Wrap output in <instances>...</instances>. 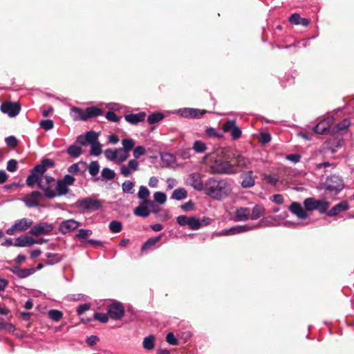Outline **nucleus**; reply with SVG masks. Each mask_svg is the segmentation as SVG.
Masks as SVG:
<instances>
[{"label":"nucleus","mask_w":354,"mask_h":354,"mask_svg":"<svg viewBox=\"0 0 354 354\" xmlns=\"http://www.w3.org/2000/svg\"><path fill=\"white\" fill-rule=\"evenodd\" d=\"M225 149L218 148L207 153L203 161L209 166L210 172L214 174H234L236 170L230 161L224 160Z\"/></svg>","instance_id":"1"},{"label":"nucleus","mask_w":354,"mask_h":354,"mask_svg":"<svg viewBox=\"0 0 354 354\" xmlns=\"http://www.w3.org/2000/svg\"><path fill=\"white\" fill-rule=\"evenodd\" d=\"M232 192V186L227 179L211 177L206 180L205 193L215 200L227 197Z\"/></svg>","instance_id":"2"},{"label":"nucleus","mask_w":354,"mask_h":354,"mask_svg":"<svg viewBox=\"0 0 354 354\" xmlns=\"http://www.w3.org/2000/svg\"><path fill=\"white\" fill-rule=\"evenodd\" d=\"M265 222V219L263 218L260 221V222L257 225H236L228 229H224L220 232H214V234L216 236H229L232 234H237L241 233H244L248 232L254 228L260 227Z\"/></svg>","instance_id":"3"},{"label":"nucleus","mask_w":354,"mask_h":354,"mask_svg":"<svg viewBox=\"0 0 354 354\" xmlns=\"http://www.w3.org/2000/svg\"><path fill=\"white\" fill-rule=\"evenodd\" d=\"M304 206L306 211L317 210L320 214H325L329 207V203L325 199L316 200L310 197L304 201Z\"/></svg>","instance_id":"4"},{"label":"nucleus","mask_w":354,"mask_h":354,"mask_svg":"<svg viewBox=\"0 0 354 354\" xmlns=\"http://www.w3.org/2000/svg\"><path fill=\"white\" fill-rule=\"evenodd\" d=\"M325 185L326 190L335 194L341 192L344 187L343 180L340 176L337 175H332L328 177Z\"/></svg>","instance_id":"5"},{"label":"nucleus","mask_w":354,"mask_h":354,"mask_svg":"<svg viewBox=\"0 0 354 354\" xmlns=\"http://www.w3.org/2000/svg\"><path fill=\"white\" fill-rule=\"evenodd\" d=\"M32 221L28 218L17 220L15 223L6 230V234L13 235L15 232H24L30 227Z\"/></svg>","instance_id":"6"},{"label":"nucleus","mask_w":354,"mask_h":354,"mask_svg":"<svg viewBox=\"0 0 354 354\" xmlns=\"http://www.w3.org/2000/svg\"><path fill=\"white\" fill-rule=\"evenodd\" d=\"M109 317L113 320H120L124 315V308L118 301L112 302L107 308Z\"/></svg>","instance_id":"7"},{"label":"nucleus","mask_w":354,"mask_h":354,"mask_svg":"<svg viewBox=\"0 0 354 354\" xmlns=\"http://www.w3.org/2000/svg\"><path fill=\"white\" fill-rule=\"evenodd\" d=\"M206 111L201 110L194 108H183L176 110L174 113L178 114L179 115L186 118H200L205 113Z\"/></svg>","instance_id":"8"},{"label":"nucleus","mask_w":354,"mask_h":354,"mask_svg":"<svg viewBox=\"0 0 354 354\" xmlns=\"http://www.w3.org/2000/svg\"><path fill=\"white\" fill-rule=\"evenodd\" d=\"M69 192L68 186L61 180H58L56 183L55 189L47 190L46 198L52 199L56 196L66 195Z\"/></svg>","instance_id":"9"},{"label":"nucleus","mask_w":354,"mask_h":354,"mask_svg":"<svg viewBox=\"0 0 354 354\" xmlns=\"http://www.w3.org/2000/svg\"><path fill=\"white\" fill-rule=\"evenodd\" d=\"M225 133H230L233 140L239 139L242 134L241 129L236 125L235 120H228L223 125Z\"/></svg>","instance_id":"10"},{"label":"nucleus","mask_w":354,"mask_h":354,"mask_svg":"<svg viewBox=\"0 0 354 354\" xmlns=\"http://www.w3.org/2000/svg\"><path fill=\"white\" fill-rule=\"evenodd\" d=\"M188 183L195 189L199 192L203 191L205 192L206 182L203 183L202 180V175L198 172L192 173L189 174L187 179Z\"/></svg>","instance_id":"11"},{"label":"nucleus","mask_w":354,"mask_h":354,"mask_svg":"<svg viewBox=\"0 0 354 354\" xmlns=\"http://www.w3.org/2000/svg\"><path fill=\"white\" fill-rule=\"evenodd\" d=\"M135 140L132 138H124L122 140V147L120 154V162H124L129 157V152L134 149Z\"/></svg>","instance_id":"12"},{"label":"nucleus","mask_w":354,"mask_h":354,"mask_svg":"<svg viewBox=\"0 0 354 354\" xmlns=\"http://www.w3.org/2000/svg\"><path fill=\"white\" fill-rule=\"evenodd\" d=\"M53 228V224L47 222H41L34 225L29 231V233L35 236H39L50 232Z\"/></svg>","instance_id":"13"},{"label":"nucleus","mask_w":354,"mask_h":354,"mask_svg":"<svg viewBox=\"0 0 354 354\" xmlns=\"http://www.w3.org/2000/svg\"><path fill=\"white\" fill-rule=\"evenodd\" d=\"M20 105L17 102H7L1 105V111L9 117H15L19 113Z\"/></svg>","instance_id":"14"},{"label":"nucleus","mask_w":354,"mask_h":354,"mask_svg":"<svg viewBox=\"0 0 354 354\" xmlns=\"http://www.w3.org/2000/svg\"><path fill=\"white\" fill-rule=\"evenodd\" d=\"M79 225L80 223L74 219L64 220L61 222L59 230L62 234H66L76 230Z\"/></svg>","instance_id":"15"},{"label":"nucleus","mask_w":354,"mask_h":354,"mask_svg":"<svg viewBox=\"0 0 354 354\" xmlns=\"http://www.w3.org/2000/svg\"><path fill=\"white\" fill-rule=\"evenodd\" d=\"M80 207L83 209L97 210L101 207L99 201L91 197H87L79 201Z\"/></svg>","instance_id":"16"},{"label":"nucleus","mask_w":354,"mask_h":354,"mask_svg":"<svg viewBox=\"0 0 354 354\" xmlns=\"http://www.w3.org/2000/svg\"><path fill=\"white\" fill-rule=\"evenodd\" d=\"M139 169V162L137 160L131 159L129 160L127 165H122L120 167V174L124 177H129L133 172L138 171Z\"/></svg>","instance_id":"17"},{"label":"nucleus","mask_w":354,"mask_h":354,"mask_svg":"<svg viewBox=\"0 0 354 354\" xmlns=\"http://www.w3.org/2000/svg\"><path fill=\"white\" fill-rule=\"evenodd\" d=\"M55 183V178L50 176H42L39 182V187L44 191V196L46 198L47 190H53V186Z\"/></svg>","instance_id":"18"},{"label":"nucleus","mask_w":354,"mask_h":354,"mask_svg":"<svg viewBox=\"0 0 354 354\" xmlns=\"http://www.w3.org/2000/svg\"><path fill=\"white\" fill-rule=\"evenodd\" d=\"M41 197V193L38 191H33L24 199V202L28 207H37L39 205V202Z\"/></svg>","instance_id":"19"},{"label":"nucleus","mask_w":354,"mask_h":354,"mask_svg":"<svg viewBox=\"0 0 354 354\" xmlns=\"http://www.w3.org/2000/svg\"><path fill=\"white\" fill-rule=\"evenodd\" d=\"M242 181L241 185L244 189L251 188L255 185V176L252 171H248L241 174Z\"/></svg>","instance_id":"20"},{"label":"nucleus","mask_w":354,"mask_h":354,"mask_svg":"<svg viewBox=\"0 0 354 354\" xmlns=\"http://www.w3.org/2000/svg\"><path fill=\"white\" fill-rule=\"evenodd\" d=\"M54 162L48 158L44 159L40 164L37 165L32 170L35 174L39 176H42L43 174L46 172L48 168L54 167Z\"/></svg>","instance_id":"21"},{"label":"nucleus","mask_w":354,"mask_h":354,"mask_svg":"<svg viewBox=\"0 0 354 354\" xmlns=\"http://www.w3.org/2000/svg\"><path fill=\"white\" fill-rule=\"evenodd\" d=\"M289 209L299 219H305L308 216L306 210H304L299 203L292 202L289 207Z\"/></svg>","instance_id":"22"},{"label":"nucleus","mask_w":354,"mask_h":354,"mask_svg":"<svg viewBox=\"0 0 354 354\" xmlns=\"http://www.w3.org/2000/svg\"><path fill=\"white\" fill-rule=\"evenodd\" d=\"M87 169V164L84 161H80L77 163H74L71 165L68 169V171L72 175H77L80 174V175H83Z\"/></svg>","instance_id":"23"},{"label":"nucleus","mask_w":354,"mask_h":354,"mask_svg":"<svg viewBox=\"0 0 354 354\" xmlns=\"http://www.w3.org/2000/svg\"><path fill=\"white\" fill-rule=\"evenodd\" d=\"M288 21L292 25L298 26L300 25L304 27H307L310 24V20L307 18L301 17L299 13H293L292 14L289 19Z\"/></svg>","instance_id":"24"},{"label":"nucleus","mask_w":354,"mask_h":354,"mask_svg":"<svg viewBox=\"0 0 354 354\" xmlns=\"http://www.w3.org/2000/svg\"><path fill=\"white\" fill-rule=\"evenodd\" d=\"M37 243L35 239L31 236H22L16 239L14 245L16 247H30Z\"/></svg>","instance_id":"25"},{"label":"nucleus","mask_w":354,"mask_h":354,"mask_svg":"<svg viewBox=\"0 0 354 354\" xmlns=\"http://www.w3.org/2000/svg\"><path fill=\"white\" fill-rule=\"evenodd\" d=\"M330 129V120H324L315 126L313 131L317 134H327Z\"/></svg>","instance_id":"26"},{"label":"nucleus","mask_w":354,"mask_h":354,"mask_svg":"<svg viewBox=\"0 0 354 354\" xmlns=\"http://www.w3.org/2000/svg\"><path fill=\"white\" fill-rule=\"evenodd\" d=\"M349 209L348 203L346 201H342L333 207L328 212L327 214L329 216H335L339 212L346 211Z\"/></svg>","instance_id":"27"},{"label":"nucleus","mask_w":354,"mask_h":354,"mask_svg":"<svg viewBox=\"0 0 354 354\" xmlns=\"http://www.w3.org/2000/svg\"><path fill=\"white\" fill-rule=\"evenodd\" d=\"M146 113L145 112H140L138 113H130L124 115V119L127 122L131 124H137L145 120Z\"/></svg>","instance_id":"28"},{"label":"nucleus","mask_w":354,"mask_h":354,"mask_svg":"<svg viewBox=\"0 0 354 354\" xmlns=\"http://www.w3.org/2000/svg\"><path fill=\"white\" fill-rule=\"evenodd\" d=\"M250 216V209L248 207H239L234 213V218L236 221H246Z\"/></svg>","instance_id":"29"},{"label":"nucleus","mask_w":354,"mask_h":354,"mask_svg":"<svg viewBox=\"0 0 354 354\" xmlns=\"http://www.w3.org/2000/svg\"><path fill=\"white\" fill-rule=\"evenodd\" d=\"M162 236V234H159L158 236L148 239L147 240V241L142 246V248H141L142 252H143L145 250H153L155 248V245H156V243H158L160 241Z\"/></svg>","instance_id":"30"},{"label":"nucleus","mask_w":354,"mask_h":354,"mask_svg":"<svg viewBox=\"0 0 354 354\" xmlns=\"http://www.w3.org/2000/svg\"><path fill=\"white\" fill-rule=\"evenodd\" d=\"M120 154H121L120 149H108L104 151V156L106 158L111 161H117L121 162L120 160Z\"/></svg>","instance_id":"31"},{"label":"nucleus","mask_w":354,"mask_h":354,"mask_svg":"<svg viewBox=\"0 0 354 354\" xmlns=\"http://www.w3.org/2000/svg\"><path fill=\"white\" fill-rule=\"evenodd\" d=\"M71 116L75 121L82 120L86 121L85 109H82L78 107H73L71 109Z\"/></svg>","instance_id":"32"},{"label":"nucleus","mask_w":354,"mask_h":354,"mask_svg":"<svg viewBox=\"0 0 354 354\" xmlns=\"http://www.w3.org/2000/svg\"><path fill=\"white\" fill-rule=\"evenodd\" d=\"M45 256L49 259L45 261L48 266L55 265L63 259V256L57 253L46 252Z\"/></svg>","instance_id":"33"},{"label":"nucleus","mask_w":354,"mask_h":354,"mask_svg":"<svg viewBox=\"0 0 354 354\" xmlns=\"http://www.w3.org/2000/svg\"><path fill=\"white\" fill-rule=\"evenodd\" d=\"M102 110L96 106H90L85 109L86 120L93 117L102 115Z\"/></svg>","instance_id":"34"},{"label":"nucleus","mask_w":354,"mask_h":354,"mask_svg":"<svg viewBox=\"0 0 354 354\" xmlns=\"http://www.w3.org/2000/svg\"><path fill=\"white\" fill-rule=\"evenodd\" d=\"M250 164V162L248 158L239 155L235 158V163L233 165L235 168L236 166L242 169H247L249 167Z\"/></svg>","instance_id":"35"},{"label":"nucleus","mask_w":354,"mask_h":354,"mask_svg":"<svg viewBox=\"0 0 354 354\" xmlns=\"http://www.w3.org/2000/svg\"><path fill=\"white\" fill-rule=\"evenodd\" d=\"M133 213L135 215L142 217L147 218L150 214V211L148 209L147 206L143 204H140L136 208L134 209Z\"/></svg>","instance_id":"36"},{"label":"nucleus","mask_w":354,"mask_h":354,"mask_svg":"<svg viewBox=\"0 0 354 354\" xmlns=\"http://www.w3.org/2000/svg\"><path fill=\"white\" fill-rule=\"evenodd\" d=\"M187 197V190L183 187H180L178 189H176L171 195V198L176 200V201H180L183 199H185Z\"/></svg>","instance_id":"37"},{"label":"nucleus","mask_w":354,"mask_h":354,"mask_svg":"<svg viewBox=\"0 0 354 354\" xmlns=\"http://www.w3.org/2000/svg\"><path fill=\"white\" fill-rule=\"evenodd\" d=\"M143 348L147 351H151L155 346V337L149 335L144 338L142 342Z\"/></svg>","instance_id":"38"},{"label":"nucleus","mask_w":354,"mask_h":354,"mask_svg":"<svg viewBox=\"0 0 354 354\" xmlns=\"http://www.w3.org/2000/svg\"><path fill=\"white\" fill-rule=\"evenodd\" d=\"M66 151L67 153L73 158H78L82 153L81 147L76 145H70Z\"/></svg>","instance_id":"39"},{"label":"nucleus","mask_w":354,"mask_h":354,"mask_svg":"<svg viewBox=\"0 0 354 354\" xmlns=\"http://www.w3.org/2000/svg\"><path fill=\"white\" fill-rule=\"evenodd\" d=\"M265 213V208L260 205H256L252 211L250 218L252 220H257L260 218Z\"/></svg>","instance_id":"40"},{"label":"nucleus","mask_w":354,"mask_h":354,"mask_svg":"<svg viewBox=\"0 0 354 354\" xmlns=\"http://www.w3.org/2000/svg\"><path fill=\"white\" fill-rule=\"evenodd\" d=\"M192 149L197 153H203L206 151L207 147L203 141L196 140L193 144Z\"/></svg>","instance_id":"41"},{"label":"nucleus","mask_w":354,"mask_h":354,"mask_svg":"<svg viewBox=\"0 0 354 354\" xmlns=\"http://www.w3.org/2000/svg\"><path fill=\"white\" fill-rule=\"evenodd\" d=\"M165 118V115L160 112H155L148 115L147 121L149 124H153L161 121Z\"/></svg>","instance_id":"42"},{"label":"nucleus","mask_w":354,"mask_h":354,"mask_svg":"<svg viewBox=\"0 0 354 354\" xmlns=\"http://www.w3.org/2000/svg\"><path fill=\"white\" fill-rule=\"evenodd\" d=\"M40 178L41 176H39L37 174L31 171V174L26 178V185L29 187H33L37 183L39 186Z\"/></svg>","instance_id":"43"},{"label":"nucleus","mask_w":354,"mask_h":354,"mask_svg":"<svg viewBox=\"0 0 354 354\" xmlns=\"http://www.w3.org/2000/svg\"><path fill=\"white\" fill-rule=\"evenodd\" d=\"M100 168V164L97 161H91L90 164L87 165L88 172L92 176H96L99 173Z\"/></svg>","instance_id":"44"},{"label":"nucleus","mask_w":354,"mask_h":354,"mask_svg":"<svg viewBox=\"0 0 354 354\" xmlns=\"http://www.w3.org/2000/svg\"><path fill=\"white\" fill-rule=\"evenodd\" d=\"M135 184L133 182L130 180H126L122 184V192L125 194H133V187Z\"/></svg>","instance_id":"45"},{"label":"nucleus","mask_w":354,"mask_h":354,"mask_svg":"<svg viewBox=\"0 0 354 354\" xmlns=\"http://www.w3.org/2000/svg\"><path fill=\"white\" fill-rule=\"evenodd\" d=\"M101 176L104 180H111L115 178V173L109 168H104L101 172Z\"/></svg>","instance_id":"46"},{"label":"nucleus","mask_w":354,"mask_h":354,"mask_svg":"<svg viewBox=\"0 0 354 354\" xmlns=\"http://www.w3.org/2000/svg\"><path fill=\"white\" fill-rule=\"evenodd\" d=\"M189 227L193 230H197L202 226L200 220L194 216L189 217L188 225Z\"/></svg>","instance_id":"47"},{"label":"nucleus","mask_w":354,"mask_h":354,"mask_svg":"<svg viewBox=\"0 0 354 354\" xmlns=\"http://www.w3.org/2000/svg\"><path fill=\"white\" fill-rule=\"evenodd\" d=\"M205 135L209 138H223V135L222 133L218 132L215 128L214 127H209L207 128L205 131Z\"/></svg>","instance_id":"48"},{"label":"nucleus","mask_w":354,"mask_h":354,"mask_svg":"<svg viewBox=\"0 0 354 354\" xmlns=\"http://www.w3.org/2000/svg\"><path fill=\"white\" fill-rule=\"evenodd\" d=\"M109 230L113 233H118L122 229V223L118 221H113L109 223Z\"/></svg>","instance_id":"49"},{"label":"nucleus","mask_w":354,"mask_h":354,"mask_svg":"<svg viewBox=\"0 0 354 354\" xmlns=\"http://www.w3.org/2000/svg\"><path fill=\"white\" fill-rule=\"evenodd\" d=\"M150 192L148 188L144 185H141L139 187L137 196L139 199H146L149 196Z\"/></svg>","instance_id":"50"},{"label":"nucleus","mask_w":354,"mask_h":354,"mask_svg":"<svg viewBox=\"0 0 354 354\" xmlns=\"http://www.w3.org/2000/svg\"><path fill=\"white\" fill-rule=\"evenodd\" d=\"M102 153V147L100 142H97L91 145V151L90 153L95 156H98Z\"/></svg>","instance_id":"51"},{"label":"nucleus","mask_w":354,"mask_h":354,"mask_svg":"<svg viewBox=\"0 0 354 354\" xmlns=\"http://www.w3.org/2000/svg\"><path fill=\"white\" fill-rule=\"evenodd\" d=\"M36 272L35 268H24L20 269L19 272L18 277L20 279L26 278L32 274H33Z\"/></svg>","instance_id":"52"},{"label":"nucleus","mask_w":354,"mask_h":354,"mask_svg":"<svg viewBox=\"0 0 354 354\" xmlns=\"http://www.w3.org/2000/svg\"><path fill=\"white\" fill-rule=\"evenodd\" d=\"M89 145L98 142V133L94 131H89L85 134Z\"/></svg>","instance_id":"53"},{"label":"nucleus","mask_w":354,"mask_h":354,"mask_svg":"<svg viewBox=\"0 0 354 354\" xmlns=\"http://www.w3.org/2000/svg\"><path fill=\"white\" fill-rule=\"evenodd\" d=\"M153 198L154 201L160 205L164 204L167 200L166 194L160 192H155L153 194Z\"/></svg>","instance_id":"54"},{"label":"nucleus","mask_w":354,"mask_h":354,"mask_svg":"<svg viewBox=\"0 0 354 354\" xmlns=\"http://www.w3.org/2000/svg\"><path fill=\"white\" fill-rule=\"evenodd\" d=\"M146 153V149L142 146H137L133 149V159L136 160Z\"/></svg>","instance_id":"55"},{"label":"nucleus","mask_w":354,"mask_h":354,"mask_svg":"<svg viewBox=\"0 0 354 354\" xmlns=\"http://www.w3.org/2000/svg\"><path fill=\"white\" fill-rule=\"evenodd\" d=\"M48 316L51 319H53L54 321H59V319H62L63 314L61 311H59L58 310L53 309V310H50L48 312Z\"/></svg>","instance_id":"56"},{"label":"nucleus","mask_w":354,"mask_h":354,"mask_svg":"<svg viewBox=\"0 0 354 354\" xmlns=\"http://www.w3.org/2000/svg\"><path fill=\"white\" fill-rule=\"evenodd\" d=\"M6 169L10 172H15L17 169V161L15 159H10L7 162Z\"/></svg>","instance_id":"57"},{"label":"nucleus","mask_w":354,"mask_h":354,"mask_svg":"<svg viewBox=\"0 0 354 354\" xmlns=\"http://www.w3.org/2000/svg\"><path fill=\"white\" fill-rule=\"evenodd\" d=\"M39 125L46 130H50L53 128L54 123L51 120H44L40 122Z\"/></svg>","instance_id":"58"},{"label":"nucleus","mask_w":354,"mask_h":354,"mask_svg":"<svg viewBox=\"0 0 354 354\" xmlns=\"http://www.w3.org/2000/svg\"><path fill=\"white\" fill-rule=\"evenodd\" d=\"M351 124L348 119H344L341 122L337 124L336 128L337 130L342 131L346 129Z\"/></svg>","instance_id":"59"},{"label":"nucleus","mask_w":354,"mask_h":354,"mask_svg":"<svg viewBox=\"0 0 354 354\" xmlns=\"http://www.w3.org/2000/svg\"><path fill=\"white\" fill-rule=\"evenodd\" d=\"M109 315H107L106 314L102 313H95L94 314V318L102 323H106L109 320Z\"/></svg>","instance_id":"60"},{"label":"nucleus","mask_w":354,"mask_h":354,"mask_svg":"<svg viewBox=\"0 0 354 354\" xmlns=\"http://www.w3.org/2000/svg\"><path fill=\"white\" fill-rule=\"evenodd\" d=\"M64 183H65L67 186L72 185L75 181V178L73 177V175L71 174H66L64 176V178L61 180Z\"/></svg>","instance_id":"61"},{"label":"nucleus","mask_w":354,"mask_h":354,"mask_svg":"<svg viewBox=\"0 0 354 354\" xmlns=\"http://www.w3.org/2000/svg\"><path fill=\"white\" fill-rule=\"evenodd\" d=\"M271 141V136L268 133H261L259 136V142L262 145H266Z\"/></svg>","instance_id":"62"},{"label":"nucleus","mask_w":354,"mask_h":354,"mask_svg":"<svg viewBox=\"0 0 354 354\" xmlns=\"http://www.w3.org/2000/svg\"><path fill=\"white\" fill-rule=\"evenodd\" d=\"M166 341L168 344L176 346L178 344V340L174 336V333L171 332H169L166 335Z\"/></svg>","instance_id":"63"},{"label":"nucleus","mask_w":354,"mask_h":354,"mask_svg":"<svg viewBox=\"0 0 354 354\" xmlns=\"http://www.w3.org/2000/svg\"><path fill=\"white\" fill-rule=\"evenodd\" d=\"M92 234V231L87 229H80L77 234V236L80 239H85Z\"/></svg>","instance_id":"64"}]
</instances>
